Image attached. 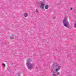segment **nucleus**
<instances>
[{
    "instance_id": "obj_7",
    "label": "nucleus",
    "mask_w": 76,
    "mask_h": 76,
    "mask_svg": "<svg viewBox=\"0 0 76 76\" xmlns=\"http://www.w3.org/2000/svg\"><path fill=\"white\" fill-rule=\"evenodd\" d=\"M10 39H13V37L11 36L10 37Z\"/></svg>"
},
{
    "instance_id": "obj_5",
    "label": "nucleus",
    "mask_w": 76,
    "mask_h": 76,
    "mask_svg": "<svg viewBox=\"0 0 76 76\" xmlns=\"http://www.w3.org/2000/svg\"><path fill=\"white\" fill-rule=\"evenodd\" d=\"M49 7V6H48V5H45V9H48Z\"/></svg>"
},
{
    "instance_id": "obj_9",
    "label": "nucleus",
    "mask_w": 76,
    "mask_h": 76,
    "mask_svg": "<svg viewBox=\"0 0 76 76\" xmlns=\"http://www.w3.org/2000/svg\"><path fill=\"white\" fill-rule=\"evenodd\" d=\"M74 27H75V28H76V23H75V24Z\"/></svg>"
},
{
    "instance_id": "obj_13",
    "label": "nucleus",
    "mask_w": 76,
    "mask_h": 76,
    "mask_svg": "<svg viewBox=\"0 0 76 76\" xmlns=\"http://www.w3.org/2000/svg\"><path fill=\"white\" fill-rule=\"evenodd\" d=\"M18 76H20L19 75V73L18 74Z\"/></svg>"
},
{
    "instance_id": "obj_1",
    "label": "nucleus",
    "mask_w": 76,
    "mask_h": 76,
    "mask_svg": "<svg viewBox=\"0 0 76 76\" xmlns=\"http://www.w3.org/2000/svg\"><path fill=\"white\" fill-rule=\"evenodd\" d=\"M52 67H55L56 68L54 70V73H56L57 75H60V72H58V71H59L60 69L61 66H60V65L56 63H54L52 65Z\"/></svg>"
},
{
    "instance_id": "obj_8",
    "label": "nucleus",
    "mask_w": 76,
    "mask_h": 76,
    "mask_svg": "<svg viewBox=\"0 0 76 76\" xmlns=\"http://www.w3.org/2000/svg\"><path fill=\"white\" fill-rule=\"evenodd\" d=\"M52 76H56V74L54 73L52 74Z\"/></svg>"
},
{
    "instance_id": "obj_12",
    "label": "nucleus",
    "mask_w": 76,
    "mask_h": 76,
    "mask_svg": "<svg viewBox=\"0 0 76 76\" xmlns=\"http://www.w3.org/2000/svg\"><path fill=\"white\" fill-rule=\"evenodd\" d=\"M70 10H73V9H72V8H70Z\"/></svg>"
},
{
    "instance_id": "obj_10",
    "label": "nucleus",
    "mask_w": 76,
    "mask_h": 76,
    "mask_svg": "<svg viewBox=\"0 0 76 76\" xmlns=\"http://www.w3.org/2000/svg\"><path fill=\"white\" fill-rule=\"evenodd\" d=\"M4 64V67H6V65H5V64Z\"/></svg>"
},
{
    "instance_id": "obj_3",
    "label": "nucleus",
    "mask_w": 76,
    "mask_h": 76,
    "mask_svg": "<svg viewBox=\"0 0 76 76\" xmlns=\"http://www.w3.org/2000/svg\"><path fill=\"white\" fill-rule=\"evenodd\" d=\"M63 23L64 26L66 27V28H70V25L69 24L68 20H67V17H65L63 20Z\"/></svg>"
},
{
    "instance_id": "obj_11",
    "label": "nucleus",
    "mask_w": 76,
    "mask_h": 76,
    "mask_svg": "<svg viewBox=\"0 0 76 76\" xmlns=\"http://www.w3.org/2000/svg\"><path fill=\"white\" fill-rule=\"evenodd\" d=\"M53 19H55V17H53Z\"/></svg>"
},
{
    "instance_id": "obj_2",
    "label": "nucleus",
    "mask_w": 76,
    "mask_h": 76,
    "mask_svg": "<svg viewBox=\"0 0 76 76\" xmlns=\"http://www.w3.org/2000/svg\"><path fill=\"white\" fill-rule=\"evenodd\" d=\"M31 59H29L27 61L26 65L28 69L29 70H31L32 69L34 68V64L31 63Z\"/></svg>"
},
{
    "instance_id": "obj_4",
    "label": "nucleus",
    "mask_w": 76,
    "mask_h": 76,
    "mask_svg": "<svg viewBox=\"0 0 76 76\" xmlns=\"http://www.w3.org/2000/svg\"><path fill=\"white\" fill-rule=\"evenodd\" d=\"M44 6H45V3L44 2H41L40 4V8L42 9H44Z\"/></svg>"
},
{
    "instance_id": "obj_6",
    "label": "nucleus",
    "mask_w": 76,
    "mask_h": 76,
    "mask_svg": "<svg viewBox=\"0 0 76 76\" xmlns=\"http://www.w3.org/2000/svg\"><path fill=\"white\" fill-rule=\"evenodd\" d=\"M24 16L25 17H28V13H25L24 15Z\"/></svg>"
}]
</instances>
